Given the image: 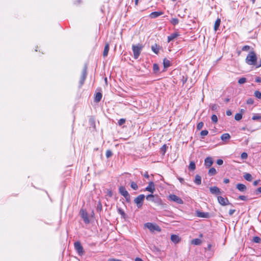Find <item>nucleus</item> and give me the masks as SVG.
Instances as JSON below:
<instances>
[{
  "label": "nucleus",
  "instance_id": "f257e3e1",
  "mask_svg": "<svg viewBox=\"0 0 261 261\" xmlns=\"http://www.w3.org/2000/svg\"><path fill=\"white\" fill-rule=\"evenodd\" d=\"M143 47L144 46L140 43L132 45V50L133 51L134 59H137L139 58Z\"/></svg>",
  "mask_w": 261,
  "mask_h": 261
},
{
  "label": "nucleus",
  "instance_id": "f03ea898",
  "mask_svg": "<svg viewBox=\"0 0 261 261\" xmlns=\"http://www.w3.org/2000/svg\"><path fill=\"white\" fill-rule=\"evenodd\" d=\"M145 198L143 194H141L137 196L135 199L134 202L137 204L138 208H141L143 205V202Z\"/></svg>",
  "mask_w": 261,
  "mask_h": 261
},
{
  "label": "nucleus",
  "instance_id": "7ed1b4c3",
  "mask_svg": "<svg viewBox=\"0 0 261 261\" xmlns=\"http://www.w3.org/2000/svg\"><path fill=\"white\" fill-rule=\"evenodd\" d=\"M145 226L152 232L154 231L160 232L161 230V228L158 225L151 223H147L145 224Z\"/></svg>",
  "mask_w": 261,
  "mask_h": 261
},
{
  "label": "nucleus",
  "instance_id": "20e7f679",
  "mask_svg": "<svg viewBox=\"0 0 261 261\" xmlns=\"http://www.w3.org/2000/svg\"><path fill=\"white\" fill-rule=\"evenodd\" d=\"M119 193L124 196L126 201L129 202L130 196L124 187H120L119 189Z\"/></svg>",
  "mask_w": 261,
  "mask_h": 261
},
{
  "label": "nucleus",
  "instance_id": "39448f33",
  "mask_svg": "<svg viewBox=\"0 0 261 261\" xmlns=\"http://www.w3.org/2000/svg\"><path fill=\"white\" fill-rule=\"evenodd\" d=\"M80 214L85 223L88 224L90 223L88 214L85 210L81 209Z\"/></svg>",
  "mask_w": 261,
  "mask_h": 261
},
{
  "label": "nucleus",
  "instance_id": "423d86ee",
  "mask_svg": "<svg viewBox=\"0 0 261 261\" xmlns=\"http://www.w3.org/2000/svg\"><path fill=\"white\" fill-rule=\"evenodd\" d=\"M169 199L171 201L175 202L178 204H183L184 202L182 200L174 194L170 195L169 196Z\"/></svg>",
  "mask_w": 261,
  "mask_h": 261
},
{
  "label": "nucleus",
  "instance_id": "0eeeda50",
  "mask_svg": "<svg viewBox=\"0 0 261 261\" xmlns=\"http://www.w3.org/2000/svg\"><path fill=\"white\" fill-rule=\"evenodd\" d=\"M74 248L79 254L81 255L83 253V248L80 242H75L74 243Z\"/></svg>",
  "mask_w": 261,
  "mask_h": 261
},
{
  "label": "nucleus",
  "instance_id": "6e6552de",
  "mask_svg": "<svg viewBox=\"0 0 261 261\" xmlns=\"http://www.w3.org/2000/svg\"><path fill=\"white\" fill-rule=\"evenodd\" d=\"M87 76V67L85 66L83 70L81 76V80L80 83L81 86H82L85 82V80Z\"/></svg>",
  "mask_w": 261,
  "mask_h": 261
},
{
  "label": "nucleus",
  "instance_id": "1a4fd4ad",
  "mask_svg": "<svg viewBox=\"0 0 261 261\" xmlns=\"http://www.w3.org/2000/svg\"><path fill=\"white\" fill-rule=\"evenodd\" d=\"M218 200L219 203L222 205H226L229 204L228 199L226 198H224L222 196H218Z\"/></svg>",
  "mask_w": 261,
  "mask_h": 261
},
{
  "label": "nucleus",
  "instance_id": "9d476101",
  "mask_svg": "<svg viewBox=\"0 0 261 261\" xmlns=\"http://www.w3.org/2000/svg\"><path fill=\"white\" fill-rule=\"evenodd\" d=\"M145 190L151 193H153L155 191L154 184L153 182H149L148 186L145 188Z\"/></svg>",
  "mask_w": 261,
  "mask_h": 261
},
{
  "label": "nucleus",
  "instance_id": "9b49d317",
  "mask_svg": "<svg viewBox=\"0 0 261 261\" xmlns=\"http://www.w3.org/2000/svg\"><path fill=\"white\" fill-rule=\"evenodd\" d=\"M210 192L213 194H220V189L217 187H212L210 188Z\"/></svg>",
  "mask_w": 261,
  "mask_h": 261
},
{
  "label": "nucleus",
  "instance_id": "f8f14e48",
  "mask_svg": "<svg viewBox=\"0 0 261 261\" xmlns=\"http://www.w3.org/2000/svg\"><path fill=\"white\" fill-rule=\"evenodd\" d=\"M196 215L197 217L200 218H208L210 216L208 213L202 212L200 211H196Z\"/></svg>",
  "mask_w": 261,
  "mask_h": 261
},
{
  "label": "nucleus",
  "instance_id": "ddd939ff",
  "mask_svg": "<svg viewBox=\"0 0 261 261\" xmlns=\"http://www.w3.org/2000/svg\"><path fill=\"white\" fill-rule=\"evenodd\" d=\"M213 164V159L211 157H207L204 160V165L206 167H210Z\"/></svg>",
  "mask_w": 261,
  "mask_h": 261
},
{
  "label": "nucleus",
  "instance_id": "4468645a",
  "mask_svg": "<svg viewBox=\"0 0 261 261\" xmlns=\"http://www.w3.org/2000/svg\"><path fill=\"white\" fill-rule=\"evenodd\" d=\"M163 13H164L163 12H161V11L160 12H156V11L153 12L150 14L149 16L151 18H155L159 17L160 15H162V14H163Z\"/></svg>",
  "mask_w": 261,
  "mask_h": 261
},
{
  "label": "nucleus",
  "instance_id": "2eb2a0df",
  "mask_svg": "<svg viewBox=\"0 0 261 261\" xmlns=\"http://www.w3.org/2000/svg\"><path fill=\"white\" fill-rule=\"evenodd\" d=\"M237 189L241 191V192H244L246 190V187L245 185L242 184H238L236 186Z\"/></svg>",
  "mask_w": 261,
  "mask_h": 261
},
{
  "label": "nucleus",
  "instance_id": "dca6fc26",
  "mask_svg": "<svg viewBox=\"0 0 261 261\" xmlns=\"http://www.w3.org/2000/svg\"><path fill=\"white\" fill-rule=\"evenodd\" d=\"M171 240L174 243H177L180 241V238L177 235L172 234L171 236Z\"/></svg>",
  "mask_w": 261,
  "mask_h": 261
},
{
  "label": "nucleus",
  "instance_id": "f3484780",
  "mask_svg": "<svg viewBox=\"0 0 261 261\" xmlns=\"http://www.w3.org/2000/svg\"><path fill=\"white\" fill-rule=\"evenodd\" d=\"M179 34L177 33H174L171 34L170 36L168 37V42H169L172 40H173L175 38H176Z\"/></svg>",
  "mask_w": 261,
  "mask_h": 261
},
{
  "label": "nucleus",
  "instance_id": "a211bd4d",
  "mask_svg": "<svg viewBox=\"0 0 261 261\" xmlns=\"http://www.w3.org/2000/svg\"><path fill=\"white\" fill-rule=\"evenodd\" d=\"M152 202H154L155 203L159 205H161L163 204L162 200L157 195L155 197V198L152 200Z\"/></svg>",
  "mask_w": 261,
  "mask_h": 261
},
{
  "label": "nucleus",
  "instance_id": "6ab92c4d",
  "mask_svg": "<svg viewBox=\"0 0 261 261\" xmlns=\"http://www.w3.org/2000/svg\"><path fill=\"white\" fill-rule=\"evenodd\" d=\"M109 50V43H106L105 46L104 50L103 52V56L106 57L108 56V53Z\"/></svg>",
  "mask_w": 261,
  "mask_h": 261
},
{
  "label": "nucleus",
  "instance_id": "aec40b11",
  "mask_svg": "<svg viewBox=\"0 0 261 261\" xmlns=\"http://www.w3.org/2000/svg\"><path fill=\"white\" fill-rule=\"evenodd\" d=\"M102 98V94L100 92H98L96 93L95 98L94 101L96 102L100 101Z\"/></svg>",
  "mask_w": 261,
  "mask_h": 261
},
{
  "label": "nucleus",
  "instance_id": "412c9836",
  "mask_svg": "<svg viewBox=\"0 0 261 261\" xmlns=\"http://www.w3.org/2000/svg\"><path fill=\"white\" fill-rule=\"evenodd\" d=\"M220 22H221V19L220 18H218L216 20L215 24H214V30L215 32L218 30V29L220 26Z\"/></svg>",
  "mask_w": 261,
  "mask_h": 261
},
{
  "label": "nucleus",
  "instance_id": "4be33fe9",
  "mask_svg": "<svg viewBox=\"0 0 261 261\" xmlns=\"http://www.w3.org/2000/svg\"><path fill=\"white\" fill-rule=\"evenodd\" d=\"M194 182L199 185H200L201 183V177L200 175H196L195 176V180H194Z\"/></svg>",
  "mask_w": 261,
  "mask_h": 261
},
{
  "label": "nucleus",
  "instance_id": "5701e85b",
  "mask_svg": "<svg viewBox=\"0 0 261 261\" xmlns=\"http://www.w3.org/2000/svg\"><path fill=\"white\" fill-rule=\"evenodd\" d=\"M230 138V136L228 133L223 134V135H222V136L221 137V139L223 141H225V140H228Z\"/></svg>",
  "mask_w": 261,
  "mask_h": 261
},
{
  "label": "nucleus",
  "instance_id": "b1692460",
  "mask_svg": "<svg viewBox=\"0 0 261 261\" xmlns=\"http://www.w3.org/2000/svg\"><path fill=\"white\" fill-rule=\"evenodd\" d=\"M151 49L155 54H158L159 50V46L155 44L151 46Z\"/></svg>",
  "mask_w": 261,
  "mask_h": 261
},
{
  "label": "nucleus",
  "instance_id": "393cba45",
  "mask_svg": "<svg viewBox=\"0 0 261 261\" xmlns=\"http://www.w3.org/2000/svg\"><path fill=\"white\" fill-rule=\"evenodd\" d=\"M163 64L165 68H168L170 66L171 64L169 60L164 59L163 60Z\"/></svg>",
  "mask_w": 261,
  "mask_h": 261
},
{
  "label": "nucleus",
  "instance_id": "a878e982",
  "mask_svg": "<svg viewBox=\"0 0 261 261\" xmlns=\"http://www.w3.org/2000/svg\"><path fill=\"white\" fill-rule=\"evenodd\" d=\"M201 243V241L199 239H195L191 241V244L198 245H200Z\"/></svg>",
  "mask_w": 261,
  "mask_h": 261
},
{
  "label": "nucleus",
  "instance_id": "bb28decb",
  "mask_svg": "<svg viewBox=\"0 0 261 261\" xmlns=\"http://www.w3.org/2000/svg\"><path fill=\"white\" fill-rule=\"evenodd\" d=\"M244 178L247 181H251L252 179V175L250 173H246L244 175Z\"/></svg>",
  "mask_w": 261,
  "mask_h": 261
},
{
  "label": "nucleus",
  "instance_id": "cd10ccee",
  "mask_svg": "<svg viewBox=\"0 0 261 261\" xmlns=\"http://www.w3.org/2000/svg\"><path fill=\"white\" fill-rule=\"evenodd\" d=\"M217 173V171L214 168H211L209 169L208 174L211 176L215 175Z\"/></svg>",
  "mask_w": 261,
  "mask_h": 261
},
{
  "label": "nucleus",
  "instance_id": "c85d7f7f",
  "mask_svg": "<svg viewBox=\"0 0 261 261\" xmlns=\"http://www.w3.org/2000/svg\"><path fill=\"white\" fill-rule=\"evenodd\" d=\"M189 168L190 170H194L196 168V165L193 161H191L190 163Z\"/></svg>",
  "mask_w": 261,
  "mask_h": 261
},
{
  "label": "nucleus",
  "instance_id": "c756f323",
  "mask_svg": "<svg viewBox=\"0 0 261 261\" xmlns=\"http://www.w3.org/2000/svg\"><path fill=\"white\" fill-rule=\"evenodd\" d=\"M252 119L253 120H261V115L259 114H255L252 117Z\"/></svg>",
  "mask_w": 261,
  "mask_h": 261
},
{
  "label": "nucleus",
  "instance_id": "7c9ffc66",
  "mask_svg": "<svg viewBox=\"0 0 261 261\" xmlns=\"http://www.w3.org/2000/svg\"><path fill=\"white\" fill-rule=\"evenodd\" d=\"M167 149V146L166 144H164L161 148V152L162 153L163 155H164L165 153L166 152Z\"/></svg>",
  "mask_w": 261,
  "mask_h": 261
},
{
  "label": "nucleus",
  "instance_id": "2f4dec72",
  "mask_svg": "<svg viewBox=\"0 0 261 261\" xmlns=\"http://www.w3.org/2000/svg\"><path fill=\"white\" fill-rule=\"evenodd\" d=\"M170 22L174 25H176L178 23L179 20L177 18H173L170 20Z\"/></svg>",
  "mask_w": 261,
  "mask_h": 261
},
{
  "label": "nucleus",
  "instance_id": "473e14b6",
  "mask_svg": "<svg viewBox=\"0 0 261 261\" xmlns=\"http://www.w3.org/2000/svg\"><path fill=\"white\" fill-rule=\"evenodd\" d=\"M156 196V195H153L152 194H149V195H148L146 198L147 200H149V201H152V200L153 199L155 198V197Z\"/></svg>",
  "mask_w": 261,
  "mask_h": 261
},
{
  "label": "nucleus",
  "instance_id": "72a5a7b5",
  "mask_svg": "<svg viewBox=\"0 0 261 261\" xmlns=\"http://www.w3.org/2000/svg\"><path fill=\"white\" fill-rule=\"evenodd\" d=\"M242 118V113H237L235 115L234 119L237 121H239Z\"/></svg>",
  "mask_w": 261,
  "mask_h": 261
},
{
  "label": "nucleus",
  "instance_id": "f704fd0d",
  "mask_svg": "<svg viewBox=\"0 0 261 261\" xmlns=\"http://www.w3.org/2000/svg\"><path fill=\"white\" fill-rule=\"evenodd\" d=\"M130 187L133 189H134L135 190H137L138 188L137 184L136 182H135L134 181L131 182Z\"/></svg>",
  "mask_w": 261,
  "mask_h": 261
},
{
  "label": "nucleus",
  "instance_id": "c9c22d12",
  "mask_svg": "<svg viewBox=\"0 0 261 261\" xmlns=\"http://www.w3.org/2000/svg\"><path fill=\"white\" fill-rule=\"evenodd\" d=\"M118 212L122 216V217L123 218H125L126 215H125L124 212L123 211V210L122 208H118Z\"/></svg>",
  "mask_w": 261,
  "mask_h": 261
},
{
  "label": "nucleus",
  "instance_id": "e433bc0d",
  "mask_svg": "<svg viewBox=\"0 0 261 261\" xmlns=\"http://www.w3.org/2000/svg\"><path fill=\"white\" fill-rule=\"evenodd\" d=\"M153 70L155 73L158 72L159 71V67L157 64H154L153 65Z\"/></svg>",
  "mask_w": 261,
  "mask_h": 261
},
{
  "label": "nucleus",
  "instance_id": "4c0bfd02",
  "mask_svg": "<svg viewBox=\"0 0 261 261\" xmlns=\"http://www.w3.org/2000/svg\"><path fill=\"white\" fill-rule=\"evenodd\" d=\"M253 241L256 243H259L260 242L261 239L259 237L256 236L253 237Z\"/></svg>",
  "mask_w": 261,
  "mask_h": 261
},
{
  "label": "nucleus",
  "instance_id": "58836bf2",
  "mask_svg": "<svg viewBox=\"0 0 261 261\" xmlns=\"http://www.w3.org/2000/svg\"><path fill=\"white\" fill-rule=\"evenodd\" d=\"M246 79L245 77H241L238 81V83L240 84H244L245 83H246Z\"/></svg>",
  "mask_w": 261,
  "mask_h": 261
},
{
  "label": "nucleus",
  "instance_id": "ea45409f",
  "mask_svg": "<svg viewBox=\"0 0 261 261\" xmlns=\"http://www.w3.org/2000/svg\"><path fill=\"white\" fill-rule=\"evenodd\" d=\"M254 95L256 97L261 99V93L258 91H256L254 92Z\"/></svg>",
  "mask_w": 261,
  "mask_h": 261
},
{
  "label": "nucleus",
  "instance_id": "a19ab883",
  "mask_svg": "<svg viewBox=\"0 0 261 261\" xmlns=\"http://www.w3.org/2000/svg\"><path fill=\"white\" fill-rule=\"evenodd\" d=\"M212 121L214 123H217L218 121L217 116L216 115H213L211 117Z\"/></svg>",
  "mask_w": 261,
  "mask_h": 261
},
{
  "label": "nucleus",
  "instance_id": "79ce46f5",
  "mask_svg": "<svg viewBox=\"0 0 261 261\" xmlns=\"http://www.w3.org/2000/svg\"><path fill=\"white\" fill-rule=\"evenodd\" d=\"M203 126V123L202 122H199L197 125V129L200 130Z\"/></svg>",
  "mask_w": 261,
  "mask_h": 261
},
{
  "label": "nucleus",
  "instance_id": "37998d69",
  "mask_svg": "<svg viewBox=\"0 0 261 261\" xmlns=\"http://www.w3.org/2000/svg\"><path fill=\"white\" fill-rule=\"evenodd\" d=\"M106 155L107 158H110L112 155V151L110 150H107Z\"/></svg>",
  "mask_w": 261,
  "mask_h": 261
},
{
  "label": "nucleus",
  "instance_id": "c03bdc74",
  "mask_svg": "<svg viewBox=\"0 0 261 261\" xmlns=\"http://www.w3.org/2000/svg\"><path fill=\"white\" fill-rule=\"evenodd\" d=\"M208 132L207 130H203L200 132V135L203 137L206 136L208 134Z\"/></svg>",
  "mask_w": 261,
  "mask_h": 261
},
{
  "label": "nucleus",
  "instance_id": "a18cd8bd",
  "mask_svg": "<svg viewBox=\"0 0 261 261\" xmlns=\"http://www.w3.org/2000/svg\"><path fill=\"white\" fill-rule=\"evenodd\" d=\"M250 46L249 45H245L242 48L243 51H248L250 49Z\"/></svg>",
  "mask_w": 261,
  "mask_h": 261
},
{
  "label": "nucleus",
  "instance_id": "49530a36",
  "mask_svg": "<svg viewBox=\"0 0 261 261\" xmlns=\"http://www.w3.org/2000/svg\"><path fill=\"white\" fill-rule=\"evenodd\" d=\"M125 122V119H123V118H122V119H120L119 121H118V124L119 125H122V124H123Z\"/></svg>",
  "mask_w": 261,
  "mask_h": 261
},
{
  "label": "nucleus",
  "instance_id": "de8ad7c7",
  "mask_svg": "<svg viewBox=\"0 0 261 261\" xmlns=\"http://www.w3.org/2000/svg\"><path fill=\"white\" fill-rule=\"evenodd\" d=\"M254 102V100L252 98H249L247 100V103L248 105H252Z\"/></svg>",
  "mask_w": 261,
  "mask_h": 261
},
{
  "label": "nucleus",
  "instance_id": "09e8293b",
  "mask_svg": "<svg viewBox=\"0 0 261 261\" xmlns=\"http://www.w3.org/2000/svg\"><path fill=\"white\" fill-rule=\"evenodd\" d=\"M248 155L246 152H243L241 154V158L243 159H246L247 158Z\"/></svg>",
  "mask_w": 261,
  "mask_h": 261
},
{
  "label": "nucleus",
  "instance_id": "8fccbe9b",
  "mask_svg": "<svg viewBox=\"0 0 261 261\" xmlns=\"http://www.w3.org/2000/svg\"><path fill=\"white\" fill-rule=\"evenodd\" d=\"M239 199L245 201L247 200V197L245 196L241 195L238 198Z\"/></svg>",
  "mask_w": 261,
  "mask_h": 261
},
{
  "label": "nucleus",
  "instance_id": "3c124183",
  "mask_svg": "<svg viewBox=\"0 0 261 261\" xmlns=\"http://www.w3.org/2000/svg\"><path fill=\"white\" fill-rule=\"evenodd\" d=\"M218 108V106L216 104H213L211 106V109L212 110H216Z\"/></svg>",
  "mask_w": 261,
  "mask_h": 261
},
{
  "label": "nucleus",
  "instance_id": "603ef678",
  "mask_svg": "<svg viewBox=\"0 0 261 261\" xmlns=\"http://www.w3.org/2000/svg\"><path fill=\"white\" fill-rule=\"evenodd\" d=\"M223 161L221 159H218L217 161V164L219 165H221L223 164Z\"/></svg>",
  "mask_w": 261,
  "mask_h": 261
},
{
  "label": "nucleus",
  "instance_id": "864d4df0",
  "mask_svg": "<svg viewBox=\"0 0 261 261\" xmlns=\"http://www.w3.org/2000/svg\"><path fill=\"white\" fill-rule=\"evenodd\" d=\"M235 211H236L235 210H232V209L230 210L229 211V215H230V216L232 215L235 212Z\"/></svg>",
  "mask_w": 261,
  "mask_h": 261
},
{
  "label": "nucleus",
  "instance_id": "5fc2aeb1",
  "mask_svg": "<svg viewBox=\"0 0 261 261\" xmlns=\"http://www.w3.org/2000/svg\"><path fill=\"white\" fill-rule=\"evenodd\" d=\"M259 193H261V187L257 188L256 191V194H258Z\"/></svg>",
  "mask_w": 261,
  "mask_h": 261
},
{
  "label": "nucleus",
  "instance_id": "6e6d98bb",
  "mask_svg": "<svg viewBox=\"0 0 261 261\" xmlns=\"http://www.w3.org/2000/svg\"><path fill=\"white\" fill-rule=\"evenodd\" d=\"M226 114L227 116H230L232 114V113L230 110H227L226 112Z\"/></svg>",
  "mask_w": 261,
  "mask_h": 261
},
{
  "label": "nucleus",
  "instance_id": "4d7b16f0",
  "mask_svg": "<svg viewBox=\"0 0 261 261\" xmlns=\"http://www.w3.org/2000/svg\"><path fill=\"white\" fill-rule=\"evenodd\" d=\"M259 180H255L254 182H253V185L254 186H256L258 182H259Z\"/></svg>",
  "mask_w": 261,
  "mask_h": 261
},
{
  "label": "nucleus",
  "instance_id": "13d9d810",
  "mask_svg": "<svg viewBox=\"0 0 261 261\" xmlns=\"http://www.w3.org/2000/svg\"><path fill=\"white\" fill-rule=\"evenodd\" d=\"M224 183L228 184L229 182V179L228 178H225L223 180Z\"/></svg>",
  "mask_w": 261,
  "mask_h": 261
},
{
  "label": "nucleus",
  "instance_id": "bf43d9fd",
  "mask_svg": "<svg viewBox=\"0 0 261 261\" xmlns=\"http://www.w3.org/2000/svg\"><path fill=\"white\" fill-rule=\"evenodd\" d=\"M108 261H121L119 259H115V258H111L108 260Z\"/></svg>",
  "mask_w": 261,
  "mask_h": 261
},
{
  "label": "nucleus",
  "instance_id": "052dcab7",
  "mask_svg": "<svg viewBox=\"0 0 261 261\" xmlns=\"http://www.w3.org/2000/svg\"><path fill=\"white\" fill-rule=\"evenodd\" d=\"M178 180L180 181L181 183H183L184 181V179L181 177L178 178Z\"/></svg>",
  "mask_w": 261,
  "mask_h": 261
},
{
  "label": "nucleus",
  "instance_id": "680f3d73",
  "mask_svg": "<svg viewBox=\"0 0 261 261\" xmlns=\"http://www.w3.org/2000/svg\"><path fill=\"white\" fill-rule=\"evenodd\" d=\"M144 177L145 178H149V175L148 174L147 172H146V173L144 175Z\"/></svg>",
  "mask_w": 261,
  "mask_h": 261
},
{
  "label": "nucleus",
  "instance_id": "e2e57ef3",
  "mask_svg": "<svg viewBox=\"0 0 261 261\" xmlns=\"http://www.w3.org/2000/svg\"><path fill=\"white\" fill-rule=\"evenodd\" d=\"M135 261H143V260L139 257H137L135 259Z\"/></svg>",
  "mask_w": 261,
  "mask_h": 261
},
{
  "label": "nucleus",
  "instance_id": "0e129e2a",
  "mask_svg": "<svg viewBox=\"0 0 261 261\" xmlns=\"http://www.w3.org/2000/svg\"><path fill=\"white\" fill-rule=\"evenodd\" d=\"M246 129H247V128H246V127H242V128H241V129H242V130H245Z\"/></svg>",
  "mask_w": 261,
  "mask_h": 261
},
{
  "label": "nucleus",
  "instance_id": "69168bd1",
  "mask_svg": "<svg viewBox=\"0 0 261 261\" xmlns=\"http://www.w3.org/2000/svg\"><path fill=\"white\" fill-rule=\"evenodd\" d=\"M244 111H245V110H244V109H241V110H240V112H241V113H242V114L243 113H244Z\"/></svg>",
  "mask_w": 261,
  "mask_h": 261
},
{
  "label": "nucleus",
  "instance_id": "338daca9",
  "mask_svg": "<svg viewBox=\"0 0 261 261\" xmlns=\"http://www.w3.org/2000/svg\"><path fill=\"white\" fill-rule=\"evenodd\" d=\"M138 3V0H135V5H137Z\"/></svg>",
  "mask_w": 261,
  "mask_h": 261
},
{
  "label": "nucleus",
  "instance_id": "774afa93",
  "mask_svg": "<svg viewBox=\"0 0 261 261\" xmlns=\"http://www.w3.org/2000/svg\"><path fill=\"white\" fill-rule=\"evenodd\" d=\"M182 81H183V83L185 84L187 81V79L183 80Z\"/></svg>",
  "mask_w": 261,
  "mask_h": 261
}]
</instances>
